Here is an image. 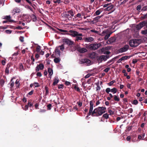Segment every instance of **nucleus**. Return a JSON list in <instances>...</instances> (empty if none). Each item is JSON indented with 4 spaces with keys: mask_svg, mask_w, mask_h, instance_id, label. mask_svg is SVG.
Segmentation results:
<instances>
[{
    "mask_svg": "<svg viewBox=\"0 0 147 147\" xmlns=\"http://www.w3.org/2000/svg\"><path fill=\"white\" fill-rule=\"evenodd\" d=\"M106 108L105 107H98L95 109L93 113H95V117L101 115L106 112Z\"/></svg>",
    "mask_w": 147,
    "mask_h": 147,
    "instance_id": "1",
    "label": "nucleus"
},
{
    "mask_svg": "<svg viewBox=\"0 0 147 147\" xmlns=\"http://www.w3.org/2000/svg\"><path fill=\"white\" fill-rule=\"evenodd\" d=\"M69 32L70 33H61V34H67L73 37H76V36H81L82 35V34H79L76 31L72 30H70L69 31Z\"/></svg>",
    "mask_w": 147,
    "mask_h": 147,
    "instance_id": "2",
    "label": "nucleus"
},
{
    "mask_svg": "<svg viewBox=\"0 0 147 147\" xmlns=\"http://www.w3.org/2000/svg\"><path fill=\"white\" fill-rule=\"evenodd\" d=\"M139 42L138 39L131 40L129 41V44L131 47H136L140 44Z\"/></svg>",
    "mask_w": 147,
    "mask_h": 147,
    "instance_id": "3",
    "label": "nucleus"
},
{
    "mask_svg": "<svg viewBox=\"0 0 147 147\" xmlns=\"http://www.w3.org/2000/svg\"><path fill=\"white\" fill-rule=\"evenodd\" d=\"M109 57V55H102L100 56H97L96 59L99 63H101L102 61H106Z\"/></svg>",
    "mask_w": 147,
    "mask_h": 147,
    "instance_id": "4",
    "label": "nucleus"
},
{
    "mask_svg": "<svg viewBox=\"0 0 147 147\" xmlns=\"http://www.w3.org/2000/svg\"><path fill=\"white\" fill-rule=\"evenodd\" d=\"M63 41L64 43H66L69 46L72 45L74 44V42L68 39L64 38L63 40Z\"/></svg>",
    "mask_w": 147,
    "mask_h": 147,
    "instance_id": "5",
    "label": "nucleus"
},
{
    "mask_svg": "<svg viewBox=\"0 0 147 147\" xmlns=\"http://www.w3.org/2000/svg\"><path fill=\"white\" fill-rule=\"evenodd\" d=\"M129 47L128 45H125L123 47L120 49L119 50V53H121L126 51L128 49Z\"/></svg>",
    "mask_w": 147,
    "mask_h": 147,
    "instance_id": "6",
    "label": "nucleus"
},
{
    "mask_svg": "<svg viewBox=\"0 0 147 147\" xmlns=\"http://www.w3.org/2000/svg\"><path fill=\"white\" fill-rule=\"evenodd\" d=\"M94 40V38L92 37H84L82 39V40L87 42H90L93 41Z\"/></svg>",
    "mask_w": 147,
    "mask_h": 147,
    "instance_id": "7",
    "label": "nucleus"
},
{
    "mask_svg": "<svg viewBox=\"0 0 147 147\" xmlns=\"http://www.w3.org/2000/svg\"><path fill=\"white\" fill-rule=\"evenodd\" d=\"M63 16L64 17L67 18L68 19V20H70L72 19V17L70 15H69V13H68L67 12H65L63 13Z\"/></svg>",
    "mask_w": 147,
    "mask_h": 147,
    "instance_id": "8",
    "label": "nucleus"
},
{
    "mask_svg": "<svg viewBox=\"0 0 147 147\" xmlns=\"http://www.w3.org/2000/svg\"><path fill=\"white\" fill-rule=\"evenodd\" d=\"M34 14L35 13L34 12V13H32L30 14L29 15L31 20L34 22H36L37 20L36 17L34 15Z\"/></svg>",
    "mask_w": 147,
    "mask_h": 147,
    "instance_id": "9",
    "label": "nucleus"
},
{
    "mask_svg": "<svg viewBox=\"0 0 147 147\" xmlns=\"http://www.w3.org/2000/svg\"><path fill=\"white\" fill-rule=\"evenodd\" d=\"M88 56L90 58L92 59H94L96 57V53L95 52H92L89 54Z\"/></svg>",
    "mask_w": 147,
    "mask_h": 147,
    "instance_id": "10",
    "label": "nucleus"
},
{
    "mask_svg": "<svg viewBox=\"0 0 147 147\" xmlns=\"http://www.w3.org/2000/svg\"><path fill=\"white\" fill-rule=\"evenodd\" d=\"M111 5L109 6L106 8L104 10L105 11H109L111 10L114 7V5L112 4H110Z\"/></svg>",
    "mask_w": 147,
    "mask_h": 147,
    "instance_id": "11",
    "label": "nucleus"
},
{
    "mask_svg": "<svg viewBox=\"0 0 147 147\" xmlns=\"http://www.w3.org/2000/svg\"><path fill=\"white\" fill-rule=\"evenodd\" d=\"M28 10L30 14L33 13H34V11H35V8L33 7H32L30 6H28Z\"/></svg>",
    "mask_w": 147,
    "mask_h": 147,
    "instance_id": "12",
    "label": "nucleus"
},
{
    "mask_svg": "<svg viewBox=\"0 0 147 147\" xmlns=\"http://www.w3.org/2000/svg\"><path fill=\"white\" fill-rule=\"evenodd\" d=\"M88 50L85 48L80 47L78 51L81 53H83L87 51Z\"/></svg>",
    "mask_w": 147,
    "mask_h": 147,
    "instance_id": "13",
    "label": "nucleus"
},
{
    "mask_svg": "<svg viewBox=\"0 0 147 147\" xmlns=\"http://www.w3.org/2000/svg\"><path fill=\"white\" fill-rule=\"evenodd\" d=\"M82 63H86L88 64L90 63L91 61L90 60L88 59H85L82 60Z\"/></svg>",
    "mask_w": 147,
    "mask_h": 147,
    "instance_id": "14",
    "label": "nucleus"
},
{
    "mask_svg": "<svg viewBox=\"0 0 147 147\" xmlns=\"http://www.w3.org/2000/svg\"><path fill=\"white\" fill-rule=\"evenodd\" d=\"M95 44H91L88 46V48L91 50H95Z\"/></svg>",
    "mask_w": 147,
    "mask_h": 147,
    "instance_id": "15",
    "label": "nucleus"
},
{
    "mask_svg": "<svg viewBox=\"0 0 147 147\" xmlns=\"http://www.w3.org/2000/svg\"><path fill=\"white\" fill-rule=\"evenodd\" d=\"M54 82H53V86H55L59 82V80L57 77H55L53 80Z\"/></svg>",
    "mask_w": 147,
    "mask_h": 147,
    "instance_id": "16",
    "label": "nucleus"
},
{
    "mask_svg": "<svg viewBox=\"0 0 147 147\" xmlns=\"http://www.w3.org/2000/svg\"><path fill=\"white\" fill-rule=\"evenodd\" d=\"M131 56H126L123 57L120 59H119V60H120V61L123 60H127V59H129L131 57Z\"/></svg>",
    "mask_w": 147,
    "mask_h": 147,
    "instance_id": "17",
    "label": "nucleus"
},
{
    "mask_svg": "<svg viewBox=\"0 0 147 147\" xmlns=\"http://www.w3.org/2000/svg\"><path fill=\"white\" fill-rule=\"evenodd\" d=\"M10 18L11 17L10 16H6L4 17V19L7 20V21L10 22H13L14 21L13 20H11Z\"/></svg>",
    "mask_w": 147,
    "mask_h": 147,
    "instance_id": "18",
    "label": "nucleus"
},
{
    "mask_svg": "<svg viewBox=\"0 0 147 147\" xmlns=\"http://www.w3.org/2000/svg\"><path fill=\"white\" fill-rule=\"evenodd\" d=\"M20 9L19 8H16L13 9L12 11V13L13 14H15L16 13L20 12Z\"/></svg>",
    "mask_w": 147,
    "mask_h": 147,
    "instance_id": "19",
    "label": "nucleus"
},
{
    "mask_svg": "<svg viewBox=\"0 0 147 147\" xmlns=\"http://www.w3.org/2000/svg\"><path fill=\"white\" fill-rule=\"evenodd\" d=\"M102 11L101 10V9H100L96 11V12L94 13V16H98L100 14Z\"/></svg>",
    "mask_w": 147,
    "mask_h": 147,
    "instance_id": "20",
    "label": "nucleus"
},
{
    "mask_svg": "<svg viewBox=\"0 0 147 147\" xmlns=\"http://www.w3.org/2000/svg\"><path fill=\"white\" fill-rule=\"evenodd\" d=\"M56 55L57 57H59L60 55V52L59 49H55V50Z\"/></svg>",
    "mask_w": 147,
    "mask_h": 147,
    "instance_id": "21",
    "label": "nucleus"
},
{
    "mask_svg": "<svg viewBox=\"0 0 147 147\" xmlns=\"http://www.w3.org/2000/svg\"><path fill=\"white\" fill-rule=\"evenodd\" d=\"M34 101H33L32 102H31L30 101H28V107H32V109H33V105L34 104Z\"/></svg>",
    "mask_w": 147,
    "mask_h": 147,
    "instance_id": "22",
    "label": "nucleus"
},
{
    "mask_svg": "<svg viewBox=\"0 0 147 147\" xmlns=\"http://www.w3.org/2000/svg\"><path fill=\"white\" fill-rule=\"evenodd\" d=\"M48 72L49 73V75L50 76H51L53 74V70L50 68H49L48 69Z\"/></svg>",
    "mask_w": 147,
    "mask_h": 147,
    "instance_id": "23",
    "label": "nucleus"
},
{
    "mask_svg": "<svg viewBox=\"0 0 147 147\" xmlns=\"http://www.w3.org/2000/svg\"><path fill=\"white\" fill-rule=\"evenodd\" d=\"M112 32H109V33L107 34L104 37L105 40H107V39L109 38L110 36L112 34Z\"/></svg>",
    "mask_w": 147,
    "mask_h": 147,
    "instance_id": "24",
    "label": "nucleus"
},
{
    "mask_svg": "<svg viewBox=\"0 0 147 147\" xmlns=\"http://www.w3.org/2000/svg\"><path fill=\"white\" fill-rule=\"evenodd\" d=\"M139 24L141 25L142 28L147 25V24L146 22L145 21L140 22Z\"/></svg>",
    "mask_w": 147,
    "mask_h": 147,
    "instance_id": "25",
    "label": "nucleus"
},
{
    "mask_svg": "<svg viewBox=\"0 0 147 147\" xmlns=\"http://www.w3.org/2000/svg\"><path fill=\"white\" fill-rule=\"evenodd\" d=\"M83 38L80 36H76L75 40L77 41H79L80 40H82Z\"/></svg>",
    "mask_w": 147,
    "mask_h": 147,
    "instance_id": "26",
    "label": "nucleus"
},
{
    "mask_svg": "<svg viewBox=\"0 0 147 147\" xmlns=\"http://www.w3.org/2000/svg\"><path fill=\"white\" fill-rule=\"evenodd\" d=\"M101 44L100 43H98V44H95V50L98 49L99 47H100L101 46Z\"/></svg>",
    "mask_w": 147,
    "mask_h": 147,
    "instance_id": "27",
    "label": "nucleus"
},
{
    "mask_svg": "<svg viewBox=\"0 0 147 147\" xmlns=\"http://www.w3.org/2000/svg\"><path fill=\"white\" fill-rule=\"evenodd\" d=\"M95 101L93 99L92 100L90 101V107H93L94 103L95 102Z\"/></svg>",
    "mask_w": 147,
    "mask_h": 147,
    "instance_id": "28",
    "label": "nucleus"
},
{
    "mask_svg": "<svg viewBox=\"0 0 147 147\" xmlns=\"http://www.w3.org/2000/svg\"><path fill=\"white\" fill-rule=\"evenodd\" d=\"M80 46L79 45H76L75 46L74 49V50H73V51H75L76 50H77V51H78L79 50V49L80 48Z\"/></svg>",
    "mask_w": 147,
    "mask_h": 147,
    "instance_id": "29",
    "label": "nucleus"
},
{
    "mask_svg": "<svg viewBox=\"0 0 147 147\" xmlns=\"http://www.w3.org/2000/svg\"><path fill=\"white\" fill-rule=\"evenodd\" d=\"M40 70H42L44 68V65L42 63H40L39 65H37Z\"/></svg>",
    "mask_w": 147,
    "mask_h": 147,
    "instance_id": "30",
    "label": "nucleus"
},
{
    "mask_svg": "<svg viewBox=\"0 0 147 147\" xmlns=\"http://www.w3.org/2000/svg\"><path fill=\"white\" fill-rule=\"evenodd\" d=\"M93 112L94 110L93 111H89L88 115L89 116L91 115L92 116V117H95V113H93Z\"/></svg>",
    "mask_w": 147,
    "mask_h": 147,
    "instance_id": "31",
    "label": "nucleus"
},
{
    "mask_svg": "<svg viewBox=\"0 0 147 147\" xmlns=\"http://www.w3.org/2000/svg\"><path fill=\"white\" fill-rule=\"evenodd\" d=\"M114 100L115 101H119L120 100V98L117 96L116 95L113 96Z\"/></svg>",
    "mask_w": 147,
    "mask_h": 147,
    "instance_id": "32",
    "label": "nucleus"
},
{
    "mask_svg": "<svg viewBox=\"0 0 147 147\" xmlns=\"http://www.w3.org/2000/svg\"><path fill=\"white\" fill-rule=\"evenodd\" d=\"M108 113H109V114L111 115H113L114 114V112L112 111L111 109H110L109 108L107 109Z\"/></svg>",
    "mask_w": 147,
    "mask_h": 147,
    "instance_id": "33",
    "label": "nucleus"
},
{
    "mask_svg": "<svg viewBox=\"0 0 147 147\" xmlns=\"http://www.w3.org/2000/svg\"><path fill=\"white\" fill-rule=\"evenodd\" d=\"M60 61V59L58 58H55L54 59V62L56 63H59Z\"/></svg>",
    "mask_w": 147,
    "mask_h": 147,
    "instance_id": "34",
    "label": "nucleus"
},
{
    "mask_svg": "<svg viewBox=\"0 0 147 147\" xmlns=\"http://www.w3.org/2000/svg\"><path fill=\"white\" fill-rule=\"evenodd\" d=\"M102 117L107 119L109 118V115L107 113H105L103 115Z\"/></svg>",
    "mask_w": 147,
    "mask_h": 147,
    "instance_id": "35",
    "label": "nucleus"
},
{
    "mask_svg": "<svg viewBox=\"0 0 147 147\" xmlns=\"http://www.w3.org/2000/svg\"><path fill=\"white\" fill-rule=\"evenodd\" d=\"M68 13H69V15H70L71 16H74V13L72 10H70L67 11Z\"/></svg>",
    "mask_w": 147,
    "mask_h": 147,
    "instance_id": "36",
    "label": "nucleus"
},
{
    "mask_svg": "<svg viewBox=\"0 0 147 147\" xmlns=\"http://www.w3.org/2000/svg\"><path fill=\"white\" fill-rule=\"evenodd\" d=\"M45 95L46 96L49 93L48 87L47 86H45Z\"/></svg>",
    "mask_w": 147,
    "mask_h": 147,
    "instance_id": "37",
    "label": "nucleus"
},
{
    "mask_svg": "<svg viewBox=\"0 0 147 147\" xmlns=\"http://www.w3.org/2000/svg\"><path fill=\"white\" fill-rule=\"evenodd\" d=\"M111 91L112 92L113 94L117 92V89L116 88H113L111 89Z\"/></svg>",
    "mask_w": 147,
    "mask_h": 147,
    "instance_id": "38",
    "label": "nucleus"
},
{
    "mask_svg": "<svg viewBox=\"0 0 147 147\" xmlns=\"http://www.w3.org/2000/svg\"><path fill=\"white\" fill-rule=\"evenodd\" d=\"M19 68L21 71H24L25 70L24 69V66L22 63L20 64Z\"/></svg>",
    "mask_w": 147,
    "mask_h": 147,
    "instance_id": "39",
    "label": "nucleus"
},
{
    "mask_svg": "<svg viewBox=\"0 0 147 147\" xmlns=\"http://www.w3.org/2000/svg\"><path fill=\"white\" fill-rule=\"evenodd\" d=\"M102 15L101 16H97L94 18H93V20L96 21L97 22L98 21V20L99 19L102 17Z\"/></svg>",
    "mask_w": 147,
    "mask_h": 147,
    "instance_id": "40",
    "label": "nucleus"
},
{
    "mask_svg": "<svg viewBox=\"0 0 147 147\" xmlns=\"http://www.w3.org/2000/svg\"><path fill=\"white\" fill-rule=\"evenodd\" d=\"M41 50L40 47L38 45L37 46L36 48V51L37 53H39Z\"/></svg>",
    "mask_w": 147,
    "mask_h": 147,
    "instance_id": "41",
    "label": "nucleus"
},
{
    "mask_svg": "<svg viewBox=\"0 0 147 147\" xmlns=\"http://www.w3.org/2000/svg\"><path fill=\"white\" fill-rule=\"evenodd\" d=\"M53 1L54 3H58V4L63 2L62 1H61V0H53Z\"/></svg>",
    "mask_w": 147,
    "mask_h": 147,
    "instance_id": "42",
    "label": "nucleus"
},
{
    "mask_svg": "<svg viewBox=\"0 0 147 147\" xmlns=\"http://www.w3.org/2000/svg\"><path fill=\"white\" fill-rule=\"evenodd\" d=\"M5 83V81L3 79L0 80V84L3 86Z\"/></svg>",
    "mask_w": 147,
    "mask_h": 147,
    "instance_id": "43",
    "label": "nucleus"
},
{
    "mask_svg": "<svg viewBox=\"0 0 147 147\" xmlns=\"http://www.w3.org/2000/svg\"><path fill=\"white\" fill-rule=\"evenodd\" d=\"M22 109L25 111H26L28 109V105L25 106L22 105Z\"/></svg>",
    "mask_w": 147,
    "mask_h": 147,
    "instance_id": "44",
    "label": "nucleus"
},
{
    "mask_svg": "<svg viewBox=\"0 0 147 147\" xmlns=\"http://www.w3.org/2000/svg\"><path fill=\"white\" fill-rule=\"evenodd\" d=\"M115 40V39L114 38L111 37L109 38V41L111 43H112L114 42Z\"/></svg>",
    "mask_w": 147,
    "mask_h": 147,
    "instance_id": "45",
    "label": "nucleus"
},
{
    "mask_svg": "<svg viewBox=\"0 0 147 147\" xmlns=\"http://www.w3.org/2000/svg\"><path fill=\"white\" fill-rule=\"evenodd\" d=\"M15 84L16 85L17 87H18L19 86V80H17L15 83Z\"/></svg>",
    "mask_w": 147,
    "mask_h": 147,
    "instance_id": "46",
    "label": "nucleus"
},
{
    "mask_svg": "<svg viewBox=\"0 0 147 147\" xmlns=\"http://www.w3.org/2000/svg\"><path fill=\"white\" fill-rule=\"evenodd\" d=\"M58 30L61 32H64V33H67L68 31L66 30H63L60 29H58Z\"/></svg>",
    "mask_w": 147,
    "mask_h": 147,
    "instance_id": "47",
    "label": "nucleus"
},
{
    "mask_svg": "<svg viewBox=\"0 0 147 147\" xmlns=\"http://www.w3.org/2000/svg\"><path fill=\"white\" fill-rule=\"evenodd\" d=\"M138 101L137 100H134L133 102H132V103L133 104L136 105L138 103Z\"/></svg>",
    "mask_w": 147,
    "mask_h": 147,
    "instance_id": "48",
    "label": "nucleus"
},
{
    "mask_svg": "<svg viewBox=\"0 0 147 147\" xmlns=\"http://www.w3.org/2000/svg\"><path fill=\"white\" fill-rule=\"evenodd\" d=\"M136 28L137 30H140L142 28V27L141 25H140V24H138L137 25Z\"/></svg>",
    "mask_w": 147,
    "mask_h": 147,
    "instance_id": "49",
    "label": "nucleus"
},
{
    "mask_svg": "<svg viewBox=\"0 0 147 147\" xmlns=\"http://www.w3.org/2000/svg\"><path fill=\"white\" fill-rule=\"evenodd\" d=\"M7 60L6 59H5L2 60L1 61V63L2 65H5V63L6 62Z\"/></svg>",
    "mask_w": 147,
    "mask_h": 147,
    "instance_id": "50",
    "label": "nucleus"
},
{
    "mask_svg": "<svg viewBox=\"0 0 147 147\" xmlns=\"http://www.w3.org/2000/svg\"><path fill=\"white\" fill-rule=\"evenodd\" d=\"M142 11H147V6H146L143 7L141 9Z\"/></svg>",
    "mask_w": 147,
    "mask_h": 147,
    "instance_id": "51",
    "label": "nucleus"
},
{
    "mask_svg": "<svg viewBox=\"0 0 147 147\" xmlns=\"http://www.w3.org/2000/svg\"><path fill=\"white\" fill-rule=\"evenodd\" d=\"M141 33L143 34H147V29L145 30H142Z\"/></svg>",
    "mask_w": 147,
    "mask_h": 147,
    "instance_id": "52",
    "label": "nucleus"
},
{
    "mask_svg": "<svg viewBox=\"0 0 147 147\" xmlns=\"http://www.w3.org/2000/svg\"><path fill=\"white\" fill-rule=\"evenodd\" d=\"M52 107V105L51 104H49L47 106V109L49 110H50L51 109V107Z\"/></svg>",
    "mask_w": 147,
    "mask_h": 147,
    "instance_id": "53",
    "label": "nucleus"
},
{
    "mask_svg": "<svg viewBox=\"0 0 147 147\" xmlns=\"http://www.w3.org/2000/svg\"><path fill=\"white\" fill-rule=\"evenodd\" d=\"M142 18L143 19H145L147 18V13L145 14H143L142 16Z\"/></svg>",
    "mask_w": 147,
    "mask_h": 147,
    "instance_id": "54",
    "label": "nucleus"
},
{
    "mask_svg": "<svg viewBox=\"0 0 147 147\" xmlns=\"http://www.w3.org/2000/svg\"><path fill=\"white\" fill-rule=\"evenodd\" d=\"M141 8V5H139L138 6L136 7V9L138 11L140 10Z\"/></svg>",
    "mask_w": 147,
    "mask_h": 147,
    "instance_id": "55",
    "label": "nucleus"
},
{
    "mask_svg": "<svg viewBox=\"0 0 147 147\" xmlns=\"http://www.w3.org/2000/svg\"><path fill=\"white\" fill-rule=\"evenodd\" d=\"M5 32L7 33V34H11V32H12V31L10 30H6L5 31Z\"/></svg>",
    "mask_w": 147,
    "mask_h": 147,
    "instance_id": "56",
    "label": "nucleus"
},
{
    "mask_svg": "<svg viewBox=\"0 0 147 147\" xmlns=\"http://www.w3.org/2000/svg\"><path fill=\"white\" fill-rule=\"evenodd\" d=\"M105 91L107 94H109V92L111 91V89L110 88H107L106 89Z\"/></svg>",
    "mask_w": 147,
    "mask_h": 147,
    "instance_id": "57",
    "label": "nucleus"
},
{
    "mask_svg": "<svg viewBox=\"0 0 147 147\" xmlns=\"http://www.w3.org/2000/svg\"><path fill=\"white\" fill-rule=\"evenodd\" d=\"M11 65L12 64L10 63H9L7 64L6 68L9 69Z\"/></svg>",
    "mask_w": 147,
    "mask_h": 147,
    "instance_id": "58",
    "label": "nucleus"
},
{
    "mask_svg": "<svg viewBox=\"0 0 147 147\" xmlns=\"http://www.w3.org/2000/svg\"><path fill=\"white\" fill-rule=\"evenodd\" d=\"M59 47H60V49L61 51H63L64 50V45L63 44L62 45L60 46H59Z\"/></svg>",
    "mask_w": 147,
    "mask_h": 147,
    "instance_id": "59",
    "label": "nucleus"
},
{
    "mask_svg": "<svg viewBox=\"0 0 147 147\" xmlns=\"http://www.w3.org/2000/svg\"><path fill=\"white\" fill-rule=\"evenodd\" d=\"M110 69V68L107 67L103 71L106 72H107Z\"/></svg>",
    "mask_w": 147,
    "mask_h": 147,
    "instance_id": "60",
    "label": "nucleus"
},
{
    "mask_svg": "<svg viewBox=\"0 0 147 147\" xmlns=\"http://www.w3.org/2000/svg\"><path fill=\"white\" fill-rule=\"evenodd\" d=\"M77 104H78V106L79 107H80L82 106V102H78L77 103Z\"/></svg>",
    "mask_w": 147,
    "mask_h": 147,
    "instance_id": "61",
    "label": "nucleus"
},
{
    "mask_svg": "<svg viewBox=\"0 0 147 147\" xmlns=\"http://www.w3.org/2000/svg\"><path fill=\"white\" fill-rule=\"evenodd\" d=\"M69 2L70 1L69 0H65L63 1L64 3L65 4H68Z\"/></svg>",
    "mask_w": 147,
    "mask_h": 147,
    "instance_id": "62",
    "label": "nucleus"
},
{
    "mask_svg": "<svg viewBox=\"0 0 147 147\" xmlns=\"http://www.w3.org/2000/svg\"><path fill=\"white\" fill-rule=\"evenodd\" d=\"M36 75L38 76H39V77H41L42 76V74L40 72H38L37 73Z\"/></svg>",
    "mask_w": 147,
    "mask_h": 147,
    "instance_id": "63",
    "label": "nucleus"
},
{
    "mask_svg": "<svg viewBox=\"0 0 147 147\" xmlns=\"http://www.w3.org/2000/svg\"><path fill=\"white\" fill-rule=\"evenodd\" d=\"M100 87L99 86L98 84H97V87L96 88V90H100Z\"/></svg>",
    "mask_w": 147,
    "mask_h": 147,
    "instance_id": "64",
    "label": "nucleus"
}]
</instances>
